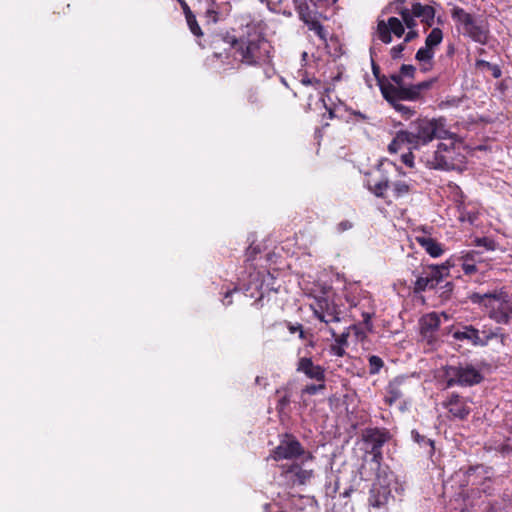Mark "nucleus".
Listing matches in <instances>:
<instances>
[{
	"label": "nucleus",
	"mask_w": 512,
	"mask_h": 512,
	"mask_svg": "<svg viewBox=\"0 0 512 512\" xmlns=\"http://www.w3.org/2000/svg\"><path fill=\"white\" fill-rule=\"evenodd\" d=\"M324 388H325L324 382H322L321 384H310V385H307L305 388L302 389L301 397H303L305 394L315 395L319 391L323 390Z\"/></svg>",
	"instance_id": "nucleus-38"
},
{
	"label": "nucleus",
	"mask_w": 512,
	"mask_h": 512,
	"mask_svg": "<svg viewBox=\"0 0 512 512\" xmlns=\"http://www.w3.org/2000/svg\"><path fill=\"white\" fill-rule=\"evenodd\" d=\"M288 329L291 333H296V332H299V337L301 339L304 338V331L302 330V326L300 324H291L289 323L288 324Z\"/></svg>",
	"instance_id": "nucleus-46"
},
{
	"label": "nucleus",
	"mask_w": 512,
	"mask_h": 512,
	"mask_svg": "<svg viewBox=\"0 0 512 512\" xmlns=\"http://www.w3.org/2000/svg\"><path fill=\"white\" fill-rule=\"evenodd\" d=\"M391 438L389 431L385 428L368 427L362 430L361 440L365 453L370 454L371 461L380 466L383 459L382 447Z\"/></svg>",
	"instance_id": "nucleus-6"
},
{
	"label": "nucleus",
	"mask_w": 512,
	"mask_h": 512,
	"mask_svg": "<svg viewBox=\"0 0 512 512\" xmlns=\"http://www.w3.org/2000/svg\"><path fill=\"white\" fill-rule=\"evenodd\" d=\"M264 509L266 512H283L276 503L265 504Z\"/></svg>",
	"instance_id": "nucleus-48"
},
{
	"label": "nucleus",
	"mask_w": 512,
	"mask_h": 512,
	"mask_svg": "<svg viewBox=\"0 0 512 512\" xmlns=\"http://www.w3.org/2000/svg\"><path fill=\"white\" fill-rule=\"evenodd\" d=\"M315 316L322 322L328 324L331 323H337L340 321L339 313L336 311V309L330 308L328 305L326 307L325 311H315Z\"/></svg>",
	"instance_id": "nucleus-26"
},
{
	"label": "nucleus",
	"mask_w": 512,
	"mask_h": 512,
	"mask_svg": "<svg viewBox=\"0 0 512 512\" xmlns=\"http://www.w3.org/2000/svg\"><path fill=\"white\" fill-rule=\"evenodd\" d=\"M471 301L486 308L491 319L499 324H507L512 307L508 293L503 289H494L485 293H473Z\"/></svg>",
	"instance_id": "nucleus-4"
},
{
	"label": "nucleus",
	"mask_w": 512,
	"mask_h": 512,
	"mask_svg": "<svg viewBox=\"0 0 512 512\" xmlns=\"http://www.w3.org/2000/svg\"><path fill=\"white\" fill-rule=\"evenodd\" d=\"M297 371L305 374L309 379L319 382L325 381V370L320 365L313 363L311 358L302 357L297 364Z\"/></svg>",
	"instance_id": "nucleus-14"
},
{
	"label": "nucleus",
	"mask_w": 512,
	"mask_h": 512,
	"mask_svg": "<svg viewBox=\"0 0 512 512\" xmlns=\"http://www.w3.org/2000/svg\"><path fill=\"white\" fill-rule=\"evenodd\" d=\"M374 313L372 311H361L363 317V323L368 330L372 329L371 318Z\"/></svg>",
	"instance_id": "nucleus-44"
},
{
	"label": "nucleus",
	"mask_w": 512,
	"mask_h": 512,
	"mask_svg": "<svg viewBox=\"0 0 512 512\" xmlns=\"http://www.w3.org/2000/svg\"><path fill=\"white\" fill-rule=\"evenodd\" d=\"M380 89L386 90V93L392 99H403L408 101H416L420 98L414 85L405 86L404 83L400 85H380Z\"/></svg>",
	"instance_id": "nucleus-13"
},
{
	"label": "nucleus",
	"mask_w": 512,
	"mask_h": 512,
	"mask_svg": "<svg viewBox=\"0 0 512 512\" xmlns=\"http://www.w3.org/2000/svg\"><path fill=\"white\" fill-rule=\"evenodd\" d=\"M441 316L447 319L444 313L440 315L432 312L422 316L419 321L421 336L430 345H433L437 341V332L441 324Z\"/></svg>",
	"instance_id": "nucleus-10"
},
{
	"label": "nucleus",
	"mask_w": 512,
	"mask_h": 512,
	"mask_svg": "<svg viewBox=\"0 0 512 512\" xmlns=\"http://www.w3.org/2000/svg\"><path fill=\"white\" fill-rule=\"evenodd\" d=\"M301 83L305 86L311 85V86L315 87L316 89H320L322 87L321 81L316 78L304 77L301 79Z\"/></svg>",
	"instance_id": "nucleus-43"
},
{
	"label": "nucleus",
	"mask_w": 512,
	"mask_h": 512,
	"mask_svg": "<svg viewBox=\"0 0 512 512\" xmlns=\"http://www.w3.org/2000/svg\"><path fill=\"white\" fill-rule=\"evenodd\" d=\"M370 53H371V58H372V70H373V74L375 75V77L378 78V74H379V66L375 64L374 60H373V53H374V48H371L370 49Z\"/></svg>",
	"instance_id": "nucleus-52"
},
{
	"label": "nucleus",
	"mask_w": 512,
	"mask_h": 512,
	"mask_svg": "<svg viewBox=\"0 0 512 512\" xmlns=\"http://www.w3.org/2000/svg\"><path fill=\"white\" fill-rule=\"evenodd\" d=\"M448 274V268L442 266H428L416 277L414 283L415 292H423L435 288Z\"/></svg>",
	"instance_id": "nucleus-9"
},
{
	"label": "nucleus",
	"mask_w": 512,
	"mask_h": 512,
	"mask_svg": "<svg viewBox=\"0 0 512 512\" xmlns=\"http://www.w3.org/2000/svg\"><path fill=\"white\" fill-rule=\"evenodd\" d=\"M406 381V377L398 376L389 382L386 388L385 402L393 405L403 396L402 386Z\"/></svg>",
	"instance_id": "nucleus-17"
},
{
	"label": "nucleus",
	"mask_w": 512,
	"mask_h": 512,
	"mask_svg": "<svg viewBox=\"0 0 512 512\" xmlns=\"http://www.w3.org/2000/svg\"><path fill=\"white\" fill-rule=\"evenodd\" d=\"M475 256H478V253L472 251L468 252L461 259V267L466 275H471L477 271L475 265Z\"/></svg>",
	"instance_id": "nucleus-29"
},
{
	"label": "nucleus",
	"mask_w": 512,
	"mask_h": 512,
	"mask_svg": "<svg viewBox=\"0 0 512 512\" xmlns=\"http://www.w3.org/2000/svg\"><path fill=\"white\" fill-rule=\"evenodd\" d=\"M329 331H330L332 337L334 338V343L340 344L344 347H346L348 345V337L350 335L349 328H346L339 335H337L335 329L332 327L329 328Z\"/></svg>",
	"instance_id": "nucleus-35"
},
{
	"label": "nucleus",
	"mask_w": 512,
	"mask_h": 512,
	"mask_svg": "<svg viewBox=\"0 0 512 512\" xmlns=\"http://www.w3.org/2000/svg\"><path fill=\"white\" fill-rule=\"evenodd\" d=\"M416 241L431 257L437 258L443 254L441 244L431 237L417 236Z\"/></svg>",
	"instance_id": "nucleus-20"
},
{
	"label": "nucleus",
	"mask_w": 512,
	"mask_h": 512,
	"mask_svg": "<svg viewBox=\"0 0 512 512\" xmlns=\"http://www.w3.org/2000/svg\"><path fill=\"white\" fill-rule=\"evenodd\" d=\"M360 291L357 284H350L346 287L345 299L349 303L351 308H357L360 301L357 299L356 294Z\"/></svg>",
	"instance_id": "nucleus-31"
},
{
	"label": "nucleus",
	"mask_w": 512,
	"mask_h": 512,
	"mask_svg": "<svg viewBox=\"0 0 512 512\" xmlns=\"http://www.w3.org/2000/svg\"><path fill=\"white\" fill-rule=\"evenodd\" d=\"M384 99L390 103V105L401 114L405 119H410L415 114V110L410 106H406L401 103L404 101L403 99H392L387 93L386 90L380 89Z\"/></svg>",
	"instance_id": "nucleus-21"
},
{
	"label": "nucleus",
	"mask_w": 512,
	"mask_h": 512,
	"mask_svg": "<svg viewBox=\"0 0 512 512\" xmlns=\"http://www.w3.org/2000/svg\"><path fill=\"white\" fill-rule=\"evenodd\" d=\"M352 227V224L348 221H343L341 223L338 224V230L339 231H345V230H348Z\"/></svg>",
	"instance_id": "nucleus-53"
},
{
	"label": "nucleus",
	"mask_w": 512,
	"mask_h": 512,
	"mask_svg": "<svg viewBox=\"0 0 512 512\" xmlns=\"http://www.w3.org/2000/svg\"><path fill=\"white\" fill-rule=\"evenodd\" d=\"M271 457L276 461L296 459L298 457L303 462L313 459L312 454L309 451H305L300 442L291 435H286L281 439L279 445L273 450Z\"/></svg>",
	"instance_id": "nucleus-8"
},
{
	"label": "nucleus",
	"mask_w": 512,
	"mask_h": 512,
	"mask_svg": "<svg viewBox=\"0 0 512 512\" xmlns=\"http://www.w3.org/2000/svg\"><path fill=\"white\" fill-rule=\"evenodd\" d=\"M391 187L394 197L400 198L409 193L411 185L405 180H397L391 183Z\"/></svg>",
	"instance_id": "nucleus-30"
},
{
	"label": "nucleus",
	"mask_w": 512,
	"mask_h": 512,
	"mask_svg": "<svg viewBox=\"0 0 512 512\" xmlns=\"http://www.w3.org/2000/svg\"><path fill=\"white\" fill-rule=\"evenodd\" d=\"M330 352L334 356L343 357L345 354V347L340 344L333 343L330 347Z\"/></svg>",
	"instance_id": "nucleus-41"
},
{
	"label": "nucleus",
	"mask_w": 512,
	"mask_h": 512,
	"mask_svg": "<svg viewBox=\"0 0 512 512\" xmlns=\"http://www.w3.org/2000/svg\"><path fill=\"white\" fill-rule=\"evenodd\" d=\"M292 474L294 483L305 485L313 478V470L310 468L302 467L299 465H293L289 470Z\"/></svg>",
	"instance_id": "nucleus-22"
},
{
	"label": "nucleus",
	"mask_w": 512,
	"mask_h": 512,
	"mask_svg": "<svg viewBox=\"0 0 512 512\" xmlns=\"http://www.w3.org/2000/svg\"><path fill=\"white\" fill-rule=\"evenodd\" d=\"M451 17L457 24L462 26L463 30L475 19L470 13L458 6L451 10Z\"/></svg>",
	"instance_id": "nucleus-23"
},
{
	"label": "nucleus",
	"mask_w": 512,
	"mask_h": 512,
	"mask_svg": "<svg viewBox=\"0 0 512 512\" xmlns=\"http://www.w3.org/2000/svg\"><path fill=\"white\" fill-rule=\"evenodd\" d=\"M405 50L404 43H400L394 47L391 48L390 54L393 59H398L402 57V53Z\"/></svg>",
	"instance_id": "nucleus-40"
},
{
	"label": "nucleus",
	"mask_w": 512,
	"mask_h": 512,
	"mask_svg": "<svg viewBox=\"0 0 512 512\" xmlns=\"http://www.w3.org/2000/svg\"><path fill=\"white\" fill-rule=\"evenodd\" d=\"M257 253V250L256 248H252L250 247L247 251V255H248V260L252 259L253 258V255Z\"/></svg>",
	"instance_id": "nucleus-55"
},
{
	"label": "nucleus",
	"mask_w": 512,
	"mask_h": 512,
	"mask_svg": "<svg viewBox=\"0 0 512 512\" xmlns=\"http://www.w3.org/2000/svg\"><path fill=\"white\" fill-rule=\"evenodd\" d=\"M390 496L391 491L387 486L373 484L369 492V505L377 509L384 508Z\"/></svg>",
	"instance_id": "nucleus-16"
},
{
	"label": "nucleus",
	"mask_w": 512,
	"mask_h": 512,
	"mask_svg": "<svg viewBox=\"0 0 512 512\" xmlns=\"http://www.w3.org/2000/svg\"><path fill=\"white\" fill-rule=\"evenodd\" d=\"M433 57V49L426 45L424 47H421L415 55L416 60L423 63L431 61Z\"/></svg>",
	"instance_id": "nucleus-34"
},
{
	"label": "nucleus",
	"mask_w": 512,
	"mask_h": 512,
	"mask_svg": "<svg viewBox=\"0 0 512 512\" xmlns=\"http://www.w3.org/2000/svg\"><path fill=\"white\" fill-rule=\"evenodd\" d=\"M442 406L448 410L452 417L463 420L470 414V408L467 400L457 393H452Z\"/></svg>",
	"instance_id": "nucleus-12"
},
{
	"label": "nucleus",
	"mask_w": 512,
	"mask_h": 512,
	"mask_svg": "<svg viewBox=\"0 0 512 512\" xmlns=\"http://www.w3.org/2000/svg\"><path fill=\"white\" fill-rule=\"evenodd\" d=\"M412 150H410L408 153H404L402 156H401V159H402V162L407 165L408 167H413L414 165V156L411 152Z\"/></svg>",
	"instance_id": "nucleus-45"
},
{
	"label": "nucleus",
	"mask_w": 512,
	"mask_h": 512,
	"mask_svg": "<svg viewBox=\"0 0 512 512\" xmlns=\"http://www.w3.org/2000/svg\"><path fill=\"white\" fill-rule=\"evenodd\" d=\"M403 145H407L409 148V140L407 138L406 131L400 130L396 133V136L388 145V151L391 154H395L402 148Z\"/></svg>",
	"instance_id": "nucleus-25"
},
{
	"label": "nucleus",
	"mask_w": 512,
	"mask_h": 512,
	"mask_svg": "<svg viewBox=\"0 0 512 512\" xmlns=\"http://www.w3.org/2000/svg\"><path fill=\"white\" fill-rule=\"evenodd\" d=\"M383 360L376 355H372L369 357V373L374 375L379 373L381 368L383 367Z\"/></svg>",
	"instance_id": "nucleus-37"
},
{
	"label": "nucleus",
	"mask_w": 512,
	"mask_h": 512,
	"mask_svg": "<svg viewBox=\"0 0 512 512\" xmlns=\"http://www.w3.org/2000/svg\"><path fill=\"white\" fill-rule=\"evenodd\" d=\"M321 101H322L325 109L329 113V118H333L334 117V109H333V107L331 105L327 104L326 99L324 97L321 98Z\"/></svg>",
	"instance_id": "nucleus-50"
},
{
	"label": "nucleus",
	"mask_w": 512,
	"mask_h": 512,
	"mask_svg": "<svg viewBox=\"0 0 512 512\" xmlns=\"http://www.w3.org/2000/svg\"><path fill=\"white\" fill-rule=\"evenodd\" d=\"M238 291V288H234L233 290H229L225 293L224 299L222 300L223 304L228 306L232 303V301L229 299L231 294Z\"/></svg>",
	"instance_id": "nucleus-49"
},
{
	"label": "nucleus",
	"mask_w": 512,
	"mask_h": 512,
	"mask_svg": "<svg viewBox=\"0 0 512 512\" xmlns=\"http://www.w3.org/2000/svg\"><path fill=\"white\" fill-rule=\"evenodd\" d=\"M250 280L247 283H243L242 288L246 293H249L250 297H257L261 299L263 297V292L261 291L263 286V281L261 279L260 272H253L249 275Z\"/></svg>",
	"instance_id": "nucleus-19"
},
{
	"label": "nucleus",
	"mask_w": 512,
	"mask_h": 512,
	"mask_svg": "<svg viewBox=\"0 0 512 512\" xmlns=\"http://www.w3.org/2000/svg\"><path fill=\"white\" fill-rule=\"evenodd\" d=\"M310 29L314 30L320 39H322L324 41L326 40V35H327L326 30L319 22H313Z\"/></svg>",
	"instance_id": "nucleus-39"
},
{
	"label": "nucleus",
	"mask_w": 512,
	"mask_h": 512,
	"mask_svg": "<svg viewBox=\"0 0 512 512\" xmlns=\"http://www.w3.org/2000/svg\"><path fill=\"white\" fill-rule=\"evenodd\" d=\"M324 90H325V93L329 94V92H330L329 88H325ZM327 97L329 98V95H327Z\"/></svg>",
	"instance_id": "nucleus-57"
},
{
	"label": "nucleus",
	"mask_w": 512,
	"mask_h": 512,
	"mask_svg": "<svg viewBox=\"0 0 512 512\" xmlns=\"http://www.w3.org/2000/svg\"><path fill=\"white\" fill-rule=\"evenodd\" d=\"M416 73V68L413 65L403 64L400 68L399 74H393L391 76V80L395 85H400L403 83L404 78H414Z\"/></svg>",
	"instance_id": "nucleus-27"
},
{
	"label": "nucleus",
	"mask_w": 512,
	"mask_h": 512,
	"mask_svg": "<svg viewBox=\"0 0 512 512\" xmlns=\"http://www.w3.org/2000/svg\"><path fill=\"white\" fill-rule=\"evenodd\" d=\"M391 7L393 11L400 15L401 20L397 17H389L387 21L378 19L376 36L384 44L392 42V34L400 38L405 33V28L408 32L404 37V45L411 42L418 37L416 18L431 27L434 23L435 9L428 4H422L415 0H395Z\"/></svg>",
	"instance_id": "nucleus-1"
},
{
	"label": "nucleus",
	"mask_w": 512,
	"mask_h": 512,
	"mask_svg": "<svg viewBox=\"0 0 512 512\" xmlns=\"http://www.w3.org/2000/svg\"><path fill=\"white\" fill-rule=\"evenodd\" d=\"M431 158L427 159V165L432 169L455 170L462 163L464 156L456 146L457 135L451 132L448 139H442Z\"/></svg>",
	"instance_id": "nucleus-5"
},
{
	"label": "nucleus",
	"mask_w": 512,
	"mask_h": 512,
	"mask_svg": "<svg viewBox=\"0 0 512 512\" xmlns=\"http://www.w3.org/2000/svg\"><path fill=\"white\" fill-rule=\"evenodd\" d=\"M490 62L486 61V60H482V59H479L476 61L475 63V66L476 68L478 69H483V68H486L488 69V67L490 66Z\"/></svg>",
	"instance_id": "nucleus-51"
},
{
	"label": "nucleus",
	"mask_w": 512,
	"mask_h": 512,
	"mask_svg": "<svg viewBox=\"0 0 512 512\" xmlns=\"http://www.w3.org/2000/svg\"><path fill=\"white\" fill-rule=\"evenodd\" d=\"M390 187V182L387 177L381 178L379 181L375 183L368 184L369 190L377 197L383 198L385 196V192Z\"/></svg>",
	"instance_id": "nucleus-28"
},
{
	"label": "nucleus",
	"mask_w": 512,
	"mask_h": 512,
	"mask_svg": "<svg viewBox=\"0 0 512 512\" xmlns=\"http://www.w3.org/2000/svg\"><path fill=\"white\" fill-rule=\"evenodd\" d=\"M208 7L205 11V21L206 24H215L217 23L224 13H228L230 10L229 3H226L225 8H221L220 4L217 0H207Z\"/></svg>",
	"instance_id": "nucleus-18"
},
{
	"label": "nucleus",
	"mask_w": 512,
	"mask_h": 512,
	"mask_svg": "<svg viewBox=\"0 0 512 512\" xmlns=\"http://www.w3.org/2000/svg\"><path fill=\"white\" fill-rule=\"evenodd\" d=\"M290 403H291V400H290L289 395L285 394L279 398L277 405H276V410L278 411V413L280 415H288Z\"/></svg>",
	"instance_id": "nucleus-36"
},
{
	"label": "nucleus",
	"mask_w": 512,
	"mask_h": 512,
	"mask_svg": "<svg viewBox=\"0 0 512 512\" xmlns=\"http://www.w3.org/2000/svg\"><path fill=\"white\" fill-rule=\"evenodd\" d=\"M488 70L491 71L492 76L494 78H496V79L500 78L501 75H502V71H501V69H500V67L498 65H495V64L491 63L490 66L488 67Z\"/></svg>",
	"instance_id": "nucleus-47"
},
{
	"label": "nucleus",
	"mask_w": 512,
	"mask_h": 512,
	"mask_svg": "<svg viewBox=\"0 0 512 512\" xmlns=\"http://www.w3.org/2000/svg\"><path fill=\"white\" fill-rule=\"evenodd\" d=\"M432 83H433L432 80H428V81H422L420 83L413 84V85L415 86L417 93L421 97L422 92L425 90H428L432 86Z\"/></svg>",
	"instance_id": "nucleus-42"
},
{
	"label": "nucleus",
	"mask_w": 512,
	"mask_h": 512,
	"mask_svg": "<svg viewBox=\"0 0 512 512\" xmlns=\"http://www.w3.org/2000/svg\"><path fill=\"white\" fill-rule=\"evenodd\" d=\"M446 386L467 387L479 384L483 380L481 372L471 364L447 366L445 369Z\"/></svg>",
	"instance_id": "nucleus-7"
},
{
	"label": "nucleus",
	"mask_w": 512,
	"mask_h": 512,
	"mask_svg": "<svg viewBox=\"0 0 512 512\" xmlns=\"http://www.w3.org/2000/svg\"><path fill=\"white\" fill-rule=\"evenodd\" d=\"M185 18L187 24L189 26L190 31L197 37L202 36L201 28L196 20V16L191 12L185 14Z\"/></svg>",
	"instance_id": "nucleus-33"
},
{
	"label": "nucleus",
	"mask_w": 512,
	"mask_h": 512,
	"mask_svg": "<svg viewBox=\"0 0 512 512\" xmlns=\"http://www.w3.org/2000/svg\"><path fill=\"white\" fill-rule=\"evenodd\" d=\"M235 59L247 66L261 67L264 78H271L274 68L271 65L272 46L270 42L255 29L233 42Z\"/></svg>",
	"instance_id": "nucleus-2"
},
{
	"label": "nucleus",
	"mask_w": 512,
	"mask_h": 512,
	"mask_svg": "<svg viewBox=\"0 0 512 512\" xmlns=\"http://www.w3.org/2000/svg\"><path fill=\"white\" fill-rule=\"evenodd\" d=\"M256 382L259 383L260 382V377H256Z\"/></svg>",
	"instance_id": "nucleus-58"
},
{
	"label": "nucleus",
	"mask_w": 512,
	"mask_h": 512,
	"mask_svg": "<svg viewBox=\"0 0 512 512\" xmlns=\"http://www.w3.org/2000/svg\"><path fill=\"white\" fill-rule=\"evenodd\" d=\"M463 35L476 43L485 45L489 38V29L482 21L474 19L470 25L464 28Z\"/></svg>",
	"instance_id": "nucleus-15"
},
{
	"label": "nucleus",
	"mask_w": 512,
	"mask_h": 512,
	"mask_svg": "<svg viewBox=\"0 0 512 512\" xmlns=\"http://www.w3.org/2000/svg\"><path fill=\"white\" fill-rule=\"evenodd\" d=\"M453 338L458 341H468L473 346H486L488 342L496 336V334H487L484 338L480 336V331L472 325H465L461 329L453 333Z\"/></svg>",
	"instance_id": "nucleus-11"
},
{
	"label": "nucleus",
	"mask_w": 512,
	"mask_h": 512,
	"mask_svg": "<svg viewBox=\"0 0 512 512\" xmlns=\"http://www.w3.org/2000/svg\"><path fill=\"white\" fill-rule=\"evenodd\" d=\"M355 115L360 117L361 119H366V116L363 115L361 112H356Z\"/></svg>",
	"instance_id": "nucleus-56"
},
{
	"label": "nucleus",
	"mask_w": 512,
	"mask_h": 512,
	"mask_svg": "<svg viewBox=\"0 0 512 512\" xmlns=\"http://www.w3.org/2000/svg\"><path fill=\"white\" fill-rule=\"evenodd\" d=\"M411 436L413 440L419 444L421 448L425 450V453L429 456H432L434 453V442L430 438H427L424 435H421L418 431L412 430Z\"/></svg>",
	"instance_id": "nucleus-24"
},
{
	"label": "nucleus",
	"mask_w": 512,
	"mask_h": 512,
	"mask_svg": "<svg viewBox=\"0 0 512 512\" xmlns=\"http://www.w3.org/2000/svg\"><path fill=\"white\" fill-rule=\"evenodd\" d=\"M405 131L409 140V150H418L435 138L448 139L451 135L443 117L419 119L412 122Z\"/></svg>",
	"instance_id": "nucleus-3"
},
{
	"label": "nucleus",
	"mask_w": 512,
	"mask_h": 512,
	"mask_svg": "<svg viewBox=\"0 0 512 512\" xmlns=\"http://www.w3.org/2000/svg\"><path fill=\"white\" fill-rule=\"evenodd\" d=\"M177 1L181 5L184 14H187V13L191 12L190 7L188 6V4L186 3L185 0H177Z\"/></svg>",
	"instance_id": "nucleus-54"
},
{
	"label": "nucleus",
	"mask_w": 512,
	"mask_h": 512,
	"mask_svg": "<svg viewBox=\"0 0 512 512\" xmlns=\"http://www.w3.org/2000/svg\"><path fill=\"white\" fill-rule=\"evenodd\" d=\"M443 39V32L440 28L436 27L431 30V32L428 34L425 40V45L434 48L438 46Z\"/></svg>",
	"instance_id": "nucleus-32"
}]
</instances>
